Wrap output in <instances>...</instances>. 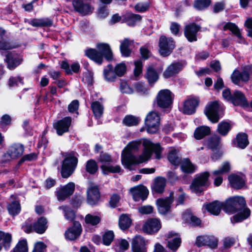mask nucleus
Wrapping results in <instances>:
<instances>
[{"instance_id":"36","label":"nucleus","mask_w":252,"mask_h":252,"mask_svg":"<svg viewBox=\"0 0 252 252\" xmlns=\"http://www.w3.org/2000/svg\"><path fill=\"white\" fill-rule=\"evenodd\" d=\"M85 55L90 59L98 64H101L103 61L101 55L95 49H89L85 51Z\"/></svg>"},{"instance_id":"31","label":"nucleus","mask_w":252,"mask_h":252,"mask_svg":"<svg viewBox=\"0 0 252 252\" xmlns=\"http://www.w3.org/2000/svg\"><path fill=\"white\" fill-rule=\"evenodd\" d=\"M103 75L105 80L108 82L115 81L118 77L113 66L110 64L104 68Z\"/></svg>"},{"instance_id":"64","label":"nucleus","mask_w":252,"mask_h":252,"mask_svg":"<svg viewBox=\"0 0 252 252\" xmlns=\"http://www.w3.org/2000/svg\"><path fill=\"white\" fill-rule=\"evenodd\" d=\"M46 245L43 242H37L34 245L32 252H45Z\"/></svg>"},{"instance_id":"62","label":"nucleus","mask_w":252,"mask_h":252,"mask_svg":"<svg viewBox=\"0 0 252 252\" xmlns=\"http://www.w3.org/2000/svg\"><path fill=\"white\" fill-rule=\"evenodd\" d=\"M135 68L134 69V76L138 77L142 71V63L140 60H138L134 62Z\"/></svg>"},{"instance_id":"58","label":"nucleus","mask_w":252,"mask_h":252,"mask_svg":"<svg viewBox=\"0 0 252 252\" xmlns=\"http://www.w3.org/2000/svg\"><path fill=\"white\" fill-rule=\"evenodd\" d=\"M209 239L207 240L206 246H208L211 248H216L218 246V239L213 235H207Z\"/></svg>"},{"instance_id":"6","label":"nucleus","mask_w":252,"mask_h":252,"mask_svg":"<svg viewBox=\"0 0 252 252\" xmlns=\"http://www.w3.org/2000/svg\"><path fill=\"white\" fill-rule=\"evenodd\" d=\"M222 106L219 103V102L214 101L206 106L205 113L211 122L216 123L222 116Z\"/></svg>"},{"instance_id":"38","label":"nucleus","mask_w":252,"mask_h":252,"mask_svg":"<svg viewBox=\"0 0 252 252\" xmlns=\"http://www.w3.org/2000/svg\"><path fill=\"white\" fill-rule=\"evenodd\" d=\"M133 44V41L128 38H125L121 42L120 45V50L123 56L128 57L131 53L129 47Z\"/></svg>"},{"instance_id":"47","label":"nucleus","mask_w":252,"mask_h":252,"mask_svg":"<svg viewBox=\"0 0 252 252\" xmlns=\"http://www.w3.org/2000/svg\"><path fill=\"white\" fill-rule=\"evenodd\" d=\"M223 29L224 31L229 30L235 34L240 40H242V35L240 33V31L237 26L233 23H227L225 24L223 26Z\"/></svg>"},{"instance_id":"1","label":"nucleus","mask_w":252,"mask_h":252,"mask_svg":"<svg viewBox=\"0 0 252 252\" xmlns=\"http://www.w3.org/2000/svg\"><path fill=\"white\" fill-rule=\"evenodd\" d=\"M140 146L138 142H130L124 149L122 154V163L123 165L130 170H133L134 165L142 163L148 160L151 157L152 153H155L156 158H161V148L158 144H154L149 140L145 139L143 141L144 150L143 153L137 157L132 154L137 151Z\"/></svg>"},{"instance_id":"2","label":"nucleus","mask_w":252,"mask_h":252,"mask_svg":"<svg viewBox=\"0 0 252 252\" xmlns=\"http://www.w3.org/2000/svg\"><path fill=\"white\" fill-rule=\"evenodd\" d=\"M223 203V210L226 213L233 214L237 211H241L231 218L232 223L241 222L248 218L250 215V210L245 207L246 201L242 196H234L230 198Z\"/></svg>"},{"instance_id":"63","label":"nucleus","mask_w":252,"mask_h":252,"mask_svg":"<svg viewBox=\"0 0 252 252\" xmlns=\"http://www.w3.org/2000/svg\"><path fill=\"white\" fill-rule=\"evenodd\" d=\"M149 8V4L147 2H140L135 6V9L139 12H143L147 11Z\"/></svg>"},{"instance_id":"60","label":"nucleus","mask_w":252,"mask_h":252,"mask_svg":"<svg viewBox=\"0 0 252 252\" xmlns=\"http://www.w3.org/2000/svg\"><path fill=\"white\" fill-rule=\"evenodd\" d=\"M220 142V137L219 136L215 135L209 140L208 145L211 149L216 148L219 145Z\"/></svg>"},{"instance_id":"57","label":"nucleus","mask_w":252,"mask_h":252,"mask_svg":"<svg viewBox=\"0 0 252 252\" xmlns=\"http://www.w3.org/2000/svg\"><path fill=\"white\" fill-rule=\"evenodd\" d=\"M114 69L118 77H122L126 73V67L125 63H121L117 64Z\"/></svg>"},{"instance_id":"28","label":"nucleus","mask_w":252,"mask_h":252,"mask_svg":"<svg viewBox=\"0 0 252 252\" xmlns=\"http://www.w3.org/2000/svg\"><path fill=\"white\" fill-rule=\"evenodd\" d=\"M166 184V179L161 177H158L155 179L154 183L152 186L153 191L156 193H162L163 192Z\"/></svg>"},{"instance_id":"46","label":"nucleus","mask_w":252,"mask_h":252,"mask_svg":"<svg viewBox=\"0 0 252 252\" xmlns=\"http://www.w3.org/2000/svg\"><path fill=\"white\" fill-rule=\"evenodd\" d=\"M7 209L11 215L15 216L18 215L21 211L20 203L18 201L12 202L8 205Z\"/></svg>"},{"instance_id":"24","label":"nucleus","mask_w":252,"mask_h":252,"mask_svg":"<svg viewBox=\"0 0 252 252\" xmlns=\"http://www.w3.org/2000/svg\"><path fill=\"white\" fill-rule=\"evenodd\" d=\"M100 199V193L98 189L96 186H92L87 190L88 203L91 205L96 204Z\"/></svg>"},{"instance_id":"37","label":"nucleus","mask_w":252,"mask_h":252,"mask_svg":"<svg viewBox=\"0 0 252 252\" xmlns=\"http://www.w3.org/2000/svg\"><path fill=\"white\" fill-rule=\"evenodd\" d=\"M235 144L241 149H245L249 144L247 134L243 132L239 133L236 137Z\"/></svg>"},{"instance_id":"55","label":"nucleus","mask_w":252,"mask_h":252,"mask_svg":"<svg viewBox=\"0 0 252 252\" xmlns=\"http://www.w3.org/2000/svg\"><path fill=\"white\" fill-rule=\"evenodd\" d=\"M114 238V234L112 231H107L103 235L102 239L104 245L109 246L110 245Z\"/></svg>"},{"instance_id":"16","label":"nucleus","mask_w":252,"mask_h":252,"mask_svg":"<svg viewBox=\"0 0 252 252\" xmlns=\"http://www.w3.org/2000/svg\"><path fill=\"white\" fill-rule=\"evenodd\" d=\"M199 99L197 97L189 96L185 101L183 107V112L187 115L193 114L198 106Z\"/></svg>"},{"instance_id":"59","label":"nucleus","mask_w":252,"mask_h":252,"mask_svg":"<svg viewBox=\"0 0 252 252\" xmlns=\"http://www.w3.org/2000/svg\"><path fill=\"white\" fill-rule=\"evenodd\" d=\"M181 26L176 22H172L170 27V30L171 33L174 35H180V30Z\"/></svg>"},{"instance_id":"43","label":"nucleus","mask_w":252,"mask_h":252,"mask_svg":"<svg viewBox=\"0 0 252 252\" xmlns=\"http://www.w3.org/2000/svg\"><path fill=\"white\" fill-rule=\"evenodd\" d=\"M91 108L94 117L98 119L100 118L103 113V106L98 101H94L91 104Z\"/></svg>"},{"instance_id":"54","label":"nucleus","mask_w":252,"mask_h":252,"mask_svg":"<svg viewBox=\"0 0 252 252\" xmlns=\"http://www.w3.org/2000/svg\"><path fill=\"white\" fill-rule=\"evenodd\" d=\"M27 241L25 240L20 241L13 250V252H27Z\"/></svg>"},{"instance_id":"11","label":"nucleus","mask_w":252,"mask_h":252,"mask_svg":"<svg viewBox=\"0 0 252 252\" xmlns=\"http://www.w3.org/2000/svg\"><path fill=\"white\" fill-rule=\"evenodd\" d=\"M209 175L208 172H205L197 177L190 187L192 192L196 193H201L203 190V187L208 186Z\"/></svg>"},{"instance_id":"45","label":"nucleus","mask_w":252,"mask_h":252,"mask_svg":"<svg viewBox=\"0 0 252 252\" xmlns=\"http://www.w3.org/2000/svg\"><path fill=\"white\" fill-rule=\"evenodd\" d=\"M231 128V125L227 122L222 121L218 126L217 131L222 136H225Z\"/></svg>"},{"instance_id":"22","label":"nucleus","mask_w":252,"mask_h":252,"mask_svg":"<svg viewBox=\"0 0 252 252\" xmlns=\"http://www.w3.org/2000/svg\"><path fill=\"white\" fill-rule=\"evenodd\" d=\"M81 231L82 228L80 222L74 221L73 225L65 231L64 235L66 239L74 240L80 235Z\"/></svg>"},{"instance_id":"5","label":"nucleus","mask_w":252,"mask_h":252,"mask_svg":"<svg viewBox=\"0 0 252 252\" xmlns=\"http://www.w3.org/2000/svg\"><path fill=\"white\" fill-rule=\"evenodd\" d=\"M48 228V221L46 218L40 217L33 224L30 219L27 220L22 226L24 231L30 233L34 231L38 234H43Z\"/></svg>"},{"instance_id":"8","label":"nucleus","mask_w":252,"mask_h":252,"mask_svg":"<svg viewBox=\"0 0 252 252\" xmlns=\"http://www.w3.org/2000/svg\"><path fill=\"white\" fill-rule=\"evenodd\" d=\"M174 95L168 89L161 90L156 97L157 105L161 108L169 107L173 103Z\"/></svg>"},{"instance_id":"52","label":"nucleus","mask_w":252,"mask_h":252,"mask_svg":"<svg viewBox=\"0 0 252 252\" xmlns=\"http://www.w3.org/2000/svg\"><path fill=\"white\" fill-rule=\"evenodd\" d=\"M86 171L91 174H94L98 170L96 161L93 159L88 160L86 165Z\"/></svg>"},{"instance_id":"4","label":"nucleus","mask_w":252,"mask_h":252,"mask_svg":"<svg viewBox=\"0 0 252 252\" xmlns=\"http://www.w3.org/2000/svg\"><path fill=\"white\" fill-rule=\"evenodd\" d=\"M241 68L242 71L235 69L231 75L232 82L239 86H242L241 83H247L252 75V64L245 65Z\"/></svg>"},{"instance_id":"20","label":"nucleus","mask_w":252,"mask_h":252,"mask_svg":"<svg viewBox=\"0 0 252 252\" xmlns=\"http://www.w3.org/2000/svg\"><path fill=\"white\" fill-rule=\"evenodd\" d=\"M148 242L142 236L136 235L131 242V247L133 252H147L146 246Z\"/></svg>"},{"instance_id":"10","label":"nucleus","mask_w":252,"mask_h":252,"mask_svg":"<svg viewBox=\"0 0 252 252\" xmlns=\"http://www.w3.org/2000/svg\"><path fill=\"white\" fill-rule=\"evenodd\" d=\"M159 53L163 57L168 56L175 47V41L172 37L162 35L159 40Z\"/></svg>"},{"instance_id":"50","label":"nucleus","mask_w":252,"mask_h":252,"mask_svg":"<svg viewBox=\"0 0 252 252\" xmlns=\"http://www.w3.org/2000/svg\"><path fill=\"white\" fill-rule=\"evenodd\" d=\"M139 122L138 118L132 115L126 116L123 121L124 124L128 126H136Z\"/></svg>"},{"instance_id":"23","label":"nucleus","mask_w":252,"mask_h":252,"mask_svg":"<svg viewBox=\"0 0 252 252\" xmlns=\"http://www.w3.org/2000/svg\"><path fill=\"white\" fill-rule=\"evenodd\" d=\"M183 67L184 65L181 63H174L167 67L164 71L163 76L166 79L173 77L178 73L183 68Z\"/></svg>"},{"instance_id":"40","label":"nucleus","mask_w":252,"mask_h":252,"mask_svg":"<svg viewBox=\"0 0 252 252\" xmlns=\"http://www.w3.org/2000/svg\"><path fill=\"white\" fill-rule=\"evenodd\" d=\"M115 250L119 252H124L126 251L129 246V242L124 239H118L115 242Z\"/></svg>"},{"instance_id":"26","label":"nucleus","mask_w":252,"mask_h":252,"mask_svg":"<svg viewBox=\"0 0 252 252\" xmlns=\"http://www.w3.org/2000/svg\"><path fill=\"white\" fill-rule=\"evenodd\" d=\"M231 102L234 105H240L243 107L248 106L249 103L244 94L239 91H235L233 94Z\"/></svg>"},{"instance_id":"53","label":"nucleus","mask_w":252,"mask_h":252,"mask_svg":"<svg viewBox=\"0 0 252 252\" xmlns=\"http://www.w3.org/2000/svg\"><path fill=\"white\" fill-rule=\"evenodd\" d=\"M11 239L12 237L10 234L0 231V241L3 240V246L5 248L8 249L9 248Z\"/></svg>"},{"instance_id":"30","label":"nucleus","mask_w":252,"mask_h":252,"mask_svg":"<svg viewBox=\"0 0 252 252\" xmlns=\"http://www.w3.org/2000/svg\"><path fill=\"white\" fill-rule=\"evenodd\" d=\"M6 61L8 68L11 70L15 68L22 62V60L18 55L12 53H8L7 55Z\"/></svg>"},{"instance_id":"7","label":"nucleus","mask_w":252,"mask_h":252,"mask_svg":"<svg viewBox=\"0 0 252 252\" xmlns=\"http://www.w3.org/2000/svg\"><path fill=\"white\" fill-rule=\"evenodd\" d=\"M98 160L102 164L100 168L104 174H108L109 173L121 172V168L120 166L110 165V163L113 162V159L109 154L103 152L101 153Z\"/></svg>"},{"instance_id":"9","label":"nucleus","mask_w":252,"mask_h":252,"mask_svg":"<svg viewBox=\"0 0 252 252\" xmlns=\"http://www.w3.org/2000/svg\"><path fill=\"white\" fill-rule=\"evenodd\" d=\"M160 117L158 114L155 111L148 113L145 119V125L148 133L153 134L156 133L159 128Z\"/></svg>"},{"instance_id":"25","label":"nucleus","mask_w":252,"mask_h":252,"mask_svg":"<svg viewBox=\"0 0 252 252\" xmlns=\"http://www.w3.org/2000/svg\"><path fill=\"white\" fill-rule=\"evenodd\" d=\"M168 239L167 246L168 248L173 251L177 250L181 243L180 236L177 234L170 232L168 234Z\"/></svg>"},{"instance_id":"21","label":"nucleus","mask_w":252,"mask_h":252,"mask_svg":"<svg viewBox=\"0 0 252 252\" xmlns=\"http://www.w3.org/2000/svg\"><path fill=\"white\" fill-rule=\"evenodd\" d=\"M230 171V165L227 161L224 162L220 169L215 170L213 172V175L216 176L214 180V185L217 187L220 186L222 182V178L221 175L227 173Z\"/></svg>"},{"instance_id":"48","label":"nucleus","mask_w":252,"mask_h":252,"mask_svg":"<svg viewBox=\"0 0 252 252\" xmlns=\"http://www.w3.org/2000/svg\"><path fill=\"white\" fill-rule=\"evenodd\" d=\"M101 219L99 215H94L92 214H87L85 218V221L87 224L92 225H96L98 224Z\"/></svg>"},{"instance_id":"12","label":"nucleus","mask_w":252,"mask_h":252,"mask_svg":"<svg viewBox=\"0 0 252 252\" xmlns=\"http://www.w3.org/2000/svg\"><path fill=\"white\" fill-rule=\"evenodd\" d=\"M174 192L171 191L169 196L157 200L158 210L161 215H165L170 211L171 205L174 200Z\"/></svg>"},{"instance_id":"29","label":"nucleus","mask_w":252,"mask_h":252,"mask_svg":"<svg viewBox=\"0 0 252 252\" xmlns=\"http://www.w3.org/2000/svg\"><path fill=\"white\" fill-rule=\"evenodd\" d=\"M223 208L224 203L218 201H214L206 206L207 210L214 215H218L221 209L223 210Z\"/></svg>"},{"instance_id":"44","label":"nucleus","mask_w":252,"mask_h":252,"mask_svg":"<svg viewBox=\"0 0 252 252\" xmlns=\"http://www.w3.org/2000/svg\"><path fill=\"white\" fill-rule=\"evenodd\" d=\"M131 224V220L128 216L123 214L120 217L119 225L122 230H125L128 229Z\"/></svg>"},{"instance_id":"27","label":"nucleus","mask_w":252,"mask_h":252,"mask_svg":"<svg viewBox=\"0 0 252 252\" xmlns=\"http://www.w3.org/2000/svg\"><path fill=\"white\" fill-rule=\"evenodd\" d=\"M231 186L236 189L242 188L245 185V181L242 175L232 174L228 177Z\"/></svg>"},{"instance_id":"17","label":"nucleus","mask_w":252,"mask_h":252,"mask_svg":"<svg viewBox=\"0 0 252 252\" xmlns=\"http://www.w3.org/2000/svg\"><path fill=\"white\" fill-rule=\"evenodd\" d=\"M71 123V118L70 117H66L54 123L53 126L56 130L57 134L59 135H62L68 131Z\"/></svg>"},{"instance_id":"3","label":"nucleus","mask_w":252,"mask_h":252,"mask_svg":"<svg viewBox=\"0 0 252 252\" xmlns=\"http://www.w3.org/2000/svg\"><path fill=\"white\" fill-rule=\"evenodd\" d=\"M78 163L77 154L74 152L67 153L63 161L61 174L63 178L69 177L74 171Z\"/></svg>"},{"instance_id":"61","label":"nucleus","mask_w":252,"mask_h":252,"mask_svg":"<svg viewBox=\"0 0 252 252\" xmlns=\"http://www.w3.org/2000/svg\"><path fill=\"white\" fill-rule=\"evenodd\" d=\"M136 91L141 94H146L148 93V89L142 83H137L135 85Z\"/></svg>"},{"instance_id":"33","label":"nucleus","mask_w":252,"mask_h":252,"mask_svg":"<svg viewBox=\"0 0 252 252\" xmlns=\"http://www.w3.org/2000/svg\"><path fill=\"white\" fill-rule=\"evenodd\" d=\"M145 76L149 84L151 85L154 84L159 78L157 71L152 66H149L147 68Z\"/></svg>"},{"instance_id":"51","label":"nucleus","mask_w":252,"mask_h":252,"mask_svg":"<svg viewBox=\"0 0 252 252\" xmlns=\"http://www.w3.org/2000/svg\"><path fill=\"white\" fill-rule=\"evenodd\" d=\"M60 210H62L65 218L69 221H72L75 218V214L69 207L66 206H62L59 207Z\"/></svg>"},{"instance_id":"42","label":"nucleus","mask_w":252,"mask_h":252,"mask_svg":"<svg viewBox=\"0 0 252 252\" xmlns=\"http://www.w3.org/2000/svg\"><path fill=\"white\" fill-rule=\"evenodd\" d=\"M33 27H48L52 25V21L48 18L34 19L30 22Z\"/></svg>"},{"instance_id":"56","label":"nucleus","mask_w":252,"mask_h":252,"mask_svg":"<svg viewBox=\"0 0 252 252\" xmlns=\"http://www.w3.org/2000/svg\"><path fill=\"white\" fill-rule=\"evenodd\" d=\"M211 2V0H197L194 2V6L198 10H202L208 7Z\"/></svg>"},{"instance_id":"18","label":"nucleus","mask_w":252,"mask_h":252,"mask_svg":"<svg viewBox=\"0 0 252 252\" xmlns=\"http://www.w3.org/2000/svg\"><path fill=\"white\" fill-rule=\"evenodd\" d=\"M200 27L195 23L187 25L185 27L184 35L189 42H192L197 40V33Z\"/></svg>"},{"instance_id":"13","label":"nucleus","mask_w":252,"mask_h":252,"mask_svg":"<svg viewBox=\"0 0 252 252\" xmlns=\"http://www.w3.org/2000/svg\"><path fill=\"white\" fill-rule=\"evenodd\" d=\"M75 185L73 182H69L65 186H61L56 191V195L59 201H63L71 196L74 192Z\"/></svg>"},{"instance_id":"34","label":"nucleus","mask_w":252,"mask_h":252,"mask_svg":"<svg viewBox=\"0 0 252 252\" xmlns=\"http://www.w3.org/2000/svg\"><path fill=\"white\" fill-rule=\"evenodd\" d=\"M141 19V16L140 15L127 13L123 16V22H126L129 26H134Z\"/></svg>"},{"instance_id":"35","label":"nucleus","mask_w":252,"mask_h":252,"mask_svg":"<svg viewBox=\"0 0 252 252\" xmlns=\"http://www.w3.org/2000/svg\"><path fill=\"white\" fill-rule=\"evenodd\" d=\"M24 151L23 145L21 144H14L10 147L9 150V154L12 158L21 156Z\"/></svg>"},{"instance_id":"19","label":"nucleus","mask_w":252,"mask_h":252,"mask_svg":"<svg viewBox=\"0 0 252 252\" xmlns=\"http://www.w3.org/2000/svg\"><path fill=\"white\" fill-rule=\"evenodd\" d=\"M130 192L131 193L133 198L135 201H138L140 199L142 200H145L149 194L148 189L143 185L137 186L131 188L130 189Z\"/></svg>"},{"instance_id":"39","label":"nucleus","mask_w":252,"mask_h":252,"mask_svg":"<svg viewBox=\"0 0 252 252\" xmlns=\"http://www.w3.org/2000/svg\"><path fill=\"white\" fill-rule=\"evenodd\" d=\"M182 171L186 173H192L194 172L195 167L188 158L182 160L180 163Z\"/></svg>"},{"instance_id":"49","label":"nucleus","mask_w":252,"mask_h":252,"mask_svg":"<svg viewBox=\"0 0 252 252\" xmlns=\"http://www.w3.org/2000/svg\"><path fill=\"white\" fill-rule=\"evenodd\" d=\"M168 158L169 161L175 165H179L182 160L177 155V151L175 149H172L169 152Z\"/></svg>"},{"instance_id":"41","label":"nucleus","mask_w":252,"mask_h":252,"mask_svg":"<svg viewBox=\"0 0 252 252\" xmlns=\"http://www.w3.org/2000/svg\"><path fill=\"white\" fill-rule=\"evenodd\" d=\"M210 133V128L208 126H202L197 127L194 131V136L195 139L200 140Z\"/></svg>"},{"instance_id":"15","label":"nucleus","mask_w":252,"mask_h":252,"mask_svg":"<svg viewBox=\"0 0 252 252\" xmlns=\"http://www.w3.org/2000/svg\"><path fill=\"white\" fill-rule=\"evenodd\" d=\"M72 4L75 11L83 16L91 14L94 10L90 4L84 2L82 0H72Z\"/></svg>"},{"instance_id":"32","label":"nucleus","mask_w":252,"mask_h":252,"mask_svg":"<svg viewBox=\"0 0 252 252\" xmlns=\"http://www.w3.org/2000/svg\"><path fill=\"white\" fill-rule=\"evenodd\" d=\"M99 53L103 55L105 59L108 61L112 58V52L109 45L106 43H99L96 45Z\"/></svg>"},{"instance_id":"14","label":"nucleus","mask_w":252,"mask_h":252,"mask_svg":"<svg viewBox=\"0 0 252 252\" xmlns=\"http://www.w3.org/2000/svg\"><path fill=\"white\" fill-rule=\"evenodd\" d=\"M161 226L159 220L156 218L148 219L142 226L143 231L147 234H153L158 232Z\"/></svg>"}]
</instances>
